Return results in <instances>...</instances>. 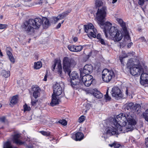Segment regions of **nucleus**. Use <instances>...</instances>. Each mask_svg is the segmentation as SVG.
Returning <instances> with one entry per match:
<instances>
[{
  "label": "nucleus",
  "instance_id": "obj_1",
  "mask_svg": "<svg viewBox=\"0 0 148 148\" xmlns=\"http://www.w3.org/2000/svg\"><path fill=\"white\" fill-rule=\"evenodd\" d=\"M136 123L133 119L132 112L121 113L113 119L112 124L114 127L112 125V127H108L107 134L111 136L118 134V130L123 133L132 130L131 127Z\"/></svg>",
  "mask_w": 148,
  "mask_h": 148
},
{
  "label": "nucleus",
  "instance_id": "obj_2",
  "mask_svg": "<svg viewBox=\"0 0 148 148\" xmlns=\"http://www.w3.org/2000/svg\"><path fill=\"white\" fill-rule=\"evenodd\" d=\"M106 6L99 8L96 13L97 19L103 27L102 28H103V31L106 37H108V34H109L116 41H119L123 37L121 33L116 27H112V24L110 22H106L104 23L106 16Z\"/></svg>",
  "mask_w": 148,
  "mask_h": 148
},
{
  "label": "nucleus",
  "instance_id": "obj_3",
  "mask_svg": "<svg viewBox=\"0 0 148 148\" xmlns=\"http://www.w3.org/2000/svg\"><path fill=\"white\" fill-rule=\"evenodd\" d=\"M42 24L41 19L36 18L30 19L24 23L23 27L26 32L31 34L34 32V29H39Z\"/></svg>",
  "mask_w": 148,
  "mask_h": 148
},
{
  "label": "nucleus",
  "instance_id": "obj_4",
  "mask_svg": "<svg viewBox=\"0 0 148 148\" xmlns=\"http://www.w3.org/2000/svg\"><path fill=\"white\" fill-rule=\"evenodd\" d=\"M77 64V62L74 58L64 57L63 59V66L64 71L69 75L71 72V68H73Z\"/></svg>",
  "mask_w": 148,
  "mask_h": 148
},
{
  "label": "nucleus",
  "instance_id": "obj_5",
  "mask_svg": "<svg viewBox=\"0 0 148 148\" xmlns=\"http://www.w3.org/2000/svg\"><path fill=\"white\" fill-rule=\"evenodd\" d=\"M114 76V72L112 70H109L107 69H105L102 72V80L106 82H110Z\"/></svg>",
  "mask_w": 148,
  "mask_h": 148
},
{
  "label": "nucleus",
  "instance_id": "obj_6",
  "mask_svg": "<svg viewBox=\"0 0 148 148\" xmlns=\"http://www.w3.org/2000/svg\"><path fill=\"white\" fill-rule=\"evenodd\" d=\"M84 26L85 32L88 33V37L94 38L96 37L97 30L96 29L94 28V27L92 24L90 23L84 25Z\"/></svg>",
  "mask_w": 148,
  "mask_h": 148
},
{
  "label": "nucleus",
  "instance_id": "obj_7",
  "mask_svg": "<svg viewBox=\"0 0 148 148\" xmlns=\"http://www.w3.org/2000/svg\"><path fill=\"white\" fill-rule=\"evenodd\" d=\"M111 93L112 97L116 100H118L123 98V95L121 90L117 87L113 88Z\"/></svg>",
  "mask_w": 148,
  "mask_h": 148
},
{
  "label": "nucleus",
  "instance_id": "obj_8",
  "mask_svg": "<svg viewBox=\"0 0 148 148\" xmlns=\"http://www.w3.org/2000/svg\"><path fill=\"white\" fill-rule=\"evenodd\" d=\"M21 136V134L18 131H14L13 134L11 135V139L14 143L16 144L21 145L23 143L19 139Z\"/></svg>",
  "mask_w": 148,
  "mask_h": 148
},
{
  "label": "nucleus",
  "instance_id": "obj_9",
  "mask_svg": "<svg viewBox=\"0 0 148 148\" xmlns=\"http://www.w3.org/2000/svg\"><path fill=\"white\" fill-rule=\"evenodd\" d=\"M93 70V67L91 64H87L84 67L83 69L80 70V77L83 75H86L90 74L92 72Z\"/></svg>",
  "mask_w": 148,
  "mask_h": 148
},
{
  "label": "nucleus",
  "instance_id": "obj_10",
  "mask_svg": "<svg viewBox=\"0 0 148 148\" xmlns=\"http://www.w3.org/2000/svg\"><path fill=\"white\" fill-rule=\"evenodd\" d=\"M81 78L82 82L86 86H90L92 83L93 77L89 74L83 75Z\"/></svg>",
  "mask_w": 148,
  "mask_h": 148
},
{
  "label": "nucleus",
  "instance_id": "obj_11",
  "mask_svg": "<svg viewBox=\"0 0 148 148\" xmlns=\"http://www.w3.org/2000/svg\"><path fill=\"white\" fill-rule=\"evenodd\" d=\"M63 84L62 83H58L56 82L53 86V94L57 96L60 95L62 91V88L61 87Z\"/></svg>",
  "mask_w": 148,
  "mask_h": 148
},
{
  "label": "nucleus",
  "instance_id": "obj_12",
  "mask_svg": "<svg viewBox=\"0 0 148 148\" xmlns=\"http://www.w3.org/2000/svg\"><path fill=\"white\" fill-rule=\"evenodd\" d=\"M143 71L142 66L139 65H134L130 70L131 74L134 76L139 75Z\"/></svg>",
  "mask_w": 148,
  "mask_h": 148
},
{
  "label": "nucleus",
  "instance_id": "obj_13",
  "mask_svg": "<svg viewBox=\"0 0 148 148\" xmlns=\"http://www.w3.org/2000/svg\"><path fill=\"white\" fill-rule=\"evenodd\" d=\"M54 64L51 67L52 70L54 71L57 64L58 71L60 75L61 76L62 74V68L60 61H59L58 60H55L54 61Z\"/></svg>",
  "mask_w": 148,
  "mask_h": 148
},
{
  "label": "nucleus",
  "instance_id": "obj_14",
  "mask_svg": "<svg viewBox=\"0 0 148 148\" xmlns=\"http://www.w3.org/2000/svg\"><path fill=\"white\" fill-rule=\"evenodd\" d=\"M139 106V105L134 104L132 102L127 103L124 105L125 108V110L131 111L136 110Z\"/></svg>",
  "mask_w": 148,
  "mask_h": 148
},
{
  "label": "nucleus",
  "instance_id": "obj_15",
  "mask_svg": "<svg viewBox=\"0 0 148 148\" xmlns=\"http://www.w3.org/2000/svg\"><path fill=\"white\" fill-rule=\"evenodd\" d=\"M140 82L143 85L148 84V74L146 73L142 74L140 76Z\"/></svg>",
  "mask_w": 148,
  "mask_h": 148
},
{
  "label": "nucleus",
  "instance_id": "obj_16",
  "mask_svg": "<svg viewBox=\"0 0 148 148\" xmlns=\"http://www.w3.org/2000/svg\"><path fill=\"white\" fill-rule=\"evenodd\" d=\"M32 88V90L34 91L33 96L35 98H37L40 95L41 89L37 86H35Z\"/></svg>",
  "mask_w": 148,
  "mask_h": 148
},
{
  "label": "nucleus",
  "instance_id": "obj_17",
  "mask_svg": "<svg viewBox=\"0 0 148 148\" xmlns=\"http://www.w3.org/2000/svg\"><path fill=\"white\" fill-rule=\"evenodd\" d=\"M57 96L56 95L52 94L51 101L50 103V104L52 106H54L59 104L60 100L58 97H57Z\"/></svg>",
  "mask_w": 148,
  "mask_h": 148
},
{
  "label": "nucleus",
  "instance_id": "obj_18",
  "mask_svg": "<svg viewBox=\"0 0 148 148\" xmlns=\"http://www.w3.org/2000/svg\"><path fill=\"white\" fill-rule=\"evenodd\" d=\"M41 19L42 24L44 29H46L50 25V23L48 19L46 17H44Z\"/></svg>",
  "mask_w": 148,
  "mask_h": 148
},
{
  "label": "nucleus",
  "instance_id": "obj_19",
  "mask_svg": "<svg viewBox=\"0 0 148 148\" xmlns=\"http://www.w3.org/2000/svg\"><path fill=\"white\" fill-rule=\"evenodd\" d=\"M11 48H7L6 50V53L10 62L14 63L15 62V60L12 53L9 50Z\"/></svg>",
  "mask_w": 148,
  "mask_h": 148
},
{
  "label": "nucleus",
  "instance_id": "obj_20",
  "mask_svg": "<svg viewBox=\"0 0 148 148\" xmlns=\"http://www.w3.org/2000/svg\"><path fill=\"white\" fill-rule=\"evenodd\" d=\"M116 20L122 27L123 31L125 32V33L126 34L127 32V29L126 27L125 23L123 22L122 19L120 18H117Z\"/></svg>",
  "mask_w": 148,
  "mask_h": 148
},
{
  "label": "nucleus",
  "instance_id": "obj_21",
  "mask_svg": "<svg viewBox=\"0 0 148 148\" xmlns=\"http://www.w3.org/2000/svg\"><path fill=\"white\" fill-rule=\"evenodd\" d=\"M75 139L76 141H80L84 138V134L81 132H77L75 134Z\"/></svg>",
  "mask_w": 148,
  "mask_h": 148
},
{
  "label": "nucleus",
  "instance_id": "obj_22",
  "mask_svg": "<svg viewBox=\"0 0 148 148\" xmlns=\"http://www.w3.org/2000/svg\"><path fill=\"white\" fill-rule=\"evenodd\" d=\"M0 75L5 78H7L10 75V72L6 71L5 70H3L0 72Z\"/></svg>",
  "mask_w": 148,
  "mask_h": 148
},
{
  "label": "nucleus",
  "instance_id": "obj_23",
  "mask_svg": "<svg viewBox=\"0 0 148 148\" xmlns=\"http://www.w3.org/2000/svg\"><path fill=\"white\" fill-rule=\"evenodd\" d=\"M80 81L79 79H71V83L72 86L76 85L79 84Z\"/></svg>",
  "mask_w": 148,
  "mask_h": 148
},
{
  "label": "nucleus",
  "instance_id": "obj_24",
  "mask_svg": "<svg viewBox=\"0 0 148 148\" xmlns=\"http://www.w3.org/2000/svg\"><path fill=\"white\" fill-rule=\"evenodd\" d=\"M93 95L95 97L98 99L101 98L103 96L102 93L99 91H95L93 93Z\"/></svg>",
  "mask_w": 148,
  "mask_h": 148
},
{
  "label": "nucleus",
  "instance_id": "obj_25",
  "mask_svg": "<svg viewBox=\"0 0 148 148\" xmlns=\"http://www.w3.org/2000/svg\"><path fill=\"white\" fill-rule=\"evenodd\" d=\"M42 66V64L41 62H35L34 64V69H40Z\"/></svg>",
  "mask_w": 148,
  "mask_h": 148
},
{
  "label": "nucleus",
  "instance_id": "obj_26",
  "mask_svg": "<svg viewBox=\"0 0 148 148\" xmlns=\"http://www.w3.org/2000/svg\"><path fill=\"white\" fill-rule=\"evenodd\" d=\"M124 53V52H122V53H123L124 54L123 55H122V57L121 56L119 57L120 60L121 62V64L123 65V66L124 65V59L125 58L128 57V55L126 53Z\"/></svg>",
  "mask_w": 148,
  "mask_h": 148
},
{
  "label": "nucleus",
  "instance_id": "obj_27",
  "mask_svg": "<svg viewBox=\"0 0 148 148\" xmlns=\"http://www.w3.org/2000/svg\"><path fill=\"white\" fill-rule=\"evenodd\" d=\"M18 96H13L11 100L10 103L12 104H16L18 102Z\"/></svg>",
  "mask_w": 148,
  "mask_h": 148
},
{
  "label": "nucleus",
  "instance_id": "obj_28",
  "mask_svg": "<svg viewBox=\"0 0 148 148\" xmlns=\"http://www.w3.org/2000/svg\"><path fill=\"white\" fill-rule=\"evenodd\" d=\"M69 76L71 79H78V74L76 72H73L71 74V76L70 75Z\"/></svg>",
  "mask_w": 148,
  "mask_h": 148
},
{
  "label": "nucleus",
  "instance_id": "obj_29",
  "mask_svg": "<svg viewBox=\"0 0 148 148\" xmlns=\"http://www.w3.org/2000/svg\"><path fill=\"white\" fill-rule=\"evenodd\" d=\"M3 148H13L10 142L7 141L4 145Z\"/></svg>",
  "mask_w": 148,
  "mask_h": 148
},
{
  "label": "nucleus",
  "instance_id": "obj_30",
  "mask_svg": "<svg viewBox=\"0 0 148 148\" xmlns=\"http://www.w3.org/2000/svg\"><path fill=\"white\" fill-rule=\"evenodd\" d=\"M75 52H78L81 51L83 48V47L81 45L75 46Z\"/></svg>",
  "mask_w": 148,
  "mask_h": 148
},
{
  "label": "nucleus",
  "instance_id": "obj_31",
  "mask_svg": "<svg viewBox=\"0 0 148 148\" xmlns=\"http://www.w3.org/2000/svg\"><path fill=\"white\" fill-rule=\"evenodd\" d=\"M75 46L74 45H69L67 47L68 49L71 51L75 52Z\"/></svg>",
  "mask_w": 148,
  "mask_h": 148
},
{
  "label": "nucleus",
  "instance_id": "obj_32",
  "mask_svg": "<svg viewBox=\"0 0 148 148\" xmlns=\"http://www.w3.org/2000/svg\"><path fill=\"white\" fill-rule=\"evenodd\" d=\"M95 5L97 7H99L103 5V3L100 0H96Z\"/></svg>",
  "mask_w": 148,
  "mask_h": 148
},
{
  "label": "nucleus",
  "instance_id": "obj_33",
  "mask_svg": "<svg viewBox=\"0 0 148 148\" xmlns=\"http://www.w3.org/2000/svg\"><path fill=\"white\" fill-rule=\"evenodd\" d=\"M58 122L64 126H65L67 124L66 121L64 119L60 120L58 121Z\"/></svg>",
  "mask_w": 148,
  "mask_h": 148
},
{
  "label": "nucleus",
  "instance_id": "obj_34",
  "mask_svg": "<svg viewBox=\"0 0 148 148\" xmlns=\"http://www.w3.org/2000/svg\"><path fill=\"white\" fill-rule=\"evenodd\" d=\"M109 145L111 147H114L115 148H118L120 146V144L115 143H113L112 144H109Z\"/></svg>",
  "mask_w": 148,
  "mask_h": 148
},
{
  "label": "nucleus",
  "instance_id": "obj_35",
  "mask_svg": "<svg viewBox=\"0 0 148 148\" xmlns=\"http://www.w3.org/2000/svg\"><path fill=\"white\" fill-rule=\"evenodd\" d=\"M105 98L107 101L110 100L111 98L108 95V90H107L106 94L104 96Z\"/></svg>",
  "mask_w": 148,
  "mask_h": 148
},
{
  "label": "nucleus",
  "instance_id": "obj_36",
  "mask_svg": "<svg viewBox=\"0 0 148 148\" xmlns=\"http://www.w3.org/2000/svg\"><path fill=\"white\" fill-rule=\"evenodd\" d=\"M44 136H49L50 135V133L49 132L44 131H41L40 132Z\"/></svg>",
  "mask_w": 148,
  "mask_h": 148
},
{
  "label": "nucleus",
  "instance_id": "obj_37",
  "mask_svg": "<svg viewBox=\"0 0 148 148\" xmlns=\"http://www.w3.org/2000/svg\"><path fill=\"white\" fill-rule=\"evenodd\" d=\"M148 1V0H139L138 1V4L140 5H143L144 3L145 2H147Z\"/></svg>",
  "mask_w": 148,
  "mask_h": 148
},
{
  "label": "nucleus",
  "instance_id": "obj_38",
  "mask_svg": "<svg viewBox=\"0 0 148 148\" xmlns=\"http://www.w3.org/2000/svg\"><path fill=\"white\" fill-rule=\"evenodd\" d=\"M98 42H100L102 45H106V41L102 38L101 39L98 41Z\"/></svg>",
  "mask_w": 148,
  "mask_h": 148
},
{
  "label": "nucleus",
  "instance_id": "obj_39",
  "mask_svg": "<svg viewBox=\"0 0 148 148\" xmlns=\"http://www.w3.org/2000/svg\"><path fill=\"white\" fill-rule=\"evenodd\" d=\"M85 119V116H82L78 119V121L79 122L81 123L83 122Z\"/></svg>",
  "mask_w": 148,
  "mask_h": 148
},
{
  "label": "nucleus",
  "instance_id": "obj_40",
  "mask_svg": "<svg viewBox=\"0 0 148 148\" xmlns=\"http://www.w3.org/2000/svg\"><path fill=\"white\" fill-rule=\"evenodd\" d=\"M142 116L143 118L145 119L146 121L148 122V116L146 113L145 112H143L142 114Z\"/></svg>",
  "mask_w": 148,
  "mask_h": 148
},
{
  "label": "nucleus",
  "instance_id": "obj_41",
  "mask_svg": "<svg viewBox=\"0 0 148 148\" xmlns=\"http://www.w3.org/2000/svg\"><path fill=\"white\" fill-rule=\"evenodd\" d=\"M24 111H29L30 109L29 107H28L26 104H25L23 106Z\"/></svg>",
  "mask_w": 148,
  "mask_h": 148
},
{
  "label": "nucleus",
  "instance_id": "obj_42",
  "mask_svg": "<svg viewBox=\"0 0 148 148\" xmlns=\"http://www.w3.org/2000/svg\"><path fill=\"white\" fill-rule=\"evenodd\" d=\"M7 25L5 24H0V29H3L6 28Z\"/></svg>",
  "mask_w": 148,
  "mask_h": 148
},
{
  "label": "nucleus",
  "instance_id": "obj_43",
  "mask_svg": "<svg viewBox=\"0 0 148 148\" xmlns=\"http://www.w3.org/2000/svg\"><path fill=\"white\" fill-rule=\"evenodd\" d=\"M69 13V12L68 11H66L61 14L63 16H64V18L65 16H67L68 14Z\"/></svg>",
  "mask_w": 148,
  "mask_h": 148
},
{
  "label": "nucleus",
  "instance_id": "obj_44",
  "mask_svg": "<svg viewBox=\"0 0 148 148\" xmlns=\"http://www.w3.org/2000/svg\"><path fill=\"white\" fill-rule=\"evenodd\" d=\"M5 118L4 116H3L0 118V121L2 123H4L5 121Z\"/></svg>",
  "mask_w": 148,
  "mask_h": 148
},
{
  "label": "nucleus",
  "instance_id": "obj_45",
  "mask_svg": "<svg viewBox=\"0 0 148 148\" xmlns=\"http://www.w3.org/2000/svg\"><path fill=\"white\" fill-rule=\"evenodd\" d=\"M125 34V37L127 39V40H130V37L129 36L128 34V33L127 32V33H125V32H124Z\"/></svg>",
  "mask_w": 148,
  "mask_h": 148
},
{
  "label": "nucleus",
  "instance_id": "obj_46",
  "mask_svg": "<svg viewBox=\"0 0 148 148\" xmlns=\"http://www.w3.org/2000/svg\"><path fill=\"white\" fill-rule=\"evenodd\" d=\"M38 101V100H35L33 101L32 100L31 104L33 106H35L36 105V103Z\"/></svg>",
  "mask_w": 148,
  "mask_h": 148
},
{
  "label": "nucleus",
  "instance_id": "obj_47",
  "mask_svg": "<svg viewBox=\"0 0 148 148\" xmlns=\"http://www.w3.org/2000/svg\"><path fill=\"white\" fill-rule=\"evenodd\" d=\"M139 39L142 42H147V40H146L144 37H141Z\"/></svg>",
  "mask_w": 148,
  "mask_h": 148
},
{
  "label": "nucleus",
  "instance_id": "obj_48",
  "mask_svg": "<svg viewBox=\"0 0 148 148\" xmlns=\"http://www.w3.org/2000/svg\"><path fill=\"white\" fill-rule=\"evenodd\" d=\"M53 19L54 20L55 22L54 23H56L58 20H60V19H59V18L58 16L57 17H54Z\"/></svg>",
  "mask_w": 148,
  "mask_h": 148
},
{
  "label": "nucleus",
  "instance_id": "obj_49",
  "mask_svg": "<svg viewBox=\"0 0 148 148\" xmlns=\"http://www.w3.org/2000/svg\"><path fill=\"white\" fill-rule=\"evenodd\" d=\"M97 38L99 40H100L102 38H101V36L100 34H97Z\"/></svg>",
  "mask_w": 148,
  "mask_h": 148
},
{
  "label": "nucleus",
  "instance_id": "obj_50",
  "mask_svg": "<svg viewBox=\"0 0 148 148\" xmlns=\"http://www.w3.org/2000/svg\"><path fill=\"white\" fill-rule=\"evenodd\" d=\"M64 21L63 20L62 21V22L61 23H59L56 27V28L57 29H58V28H60L61 26V24L63 23L64 22Z\"/></svg>",
  "mask_w": 148,
  "mask_h": 148
},
{
  "label": "nucleus",
  "instance_id": "obj_51",
  "mask_svg": "<svg viewBox=\"0 0 148 148\" xmlns=\"http://www.w3.org/2000/svg\"><path fill=\"white\" fill-rule=\"evenodd\" d=\"M33 146L32 145L31 143H29L28 145H26V148H33Z\"/></svg>",
  "mask_w": 148,
  "mask_h": 148
},
{
  "label": "nucleus",
  "instance_id": "obj_52",
  "mask_svg": "<svg viewBox=\"0 0 148 148\" xmlns=\"http://www.w3.org/2000/svg\"><path fill=\"white\" fill-rule=\"evenodd\" d=\"M145 144L146 146L148 147V137L145 139Z\"/></svg>",
  "mask_w": 148,
  "mask_h": 148
},
{
  "label": "nucleus",
  "instance_id": "obj_53",
  "mask_svg": "<svg viewBox=\"0 0 148 148\" xmlns=\"http://www.w3.org/2000/svg\"><path fill=\"white\" fill-rule=\"evenodd\" d=\"M58 17L59 18V19L61 20L64 18V16H62V15L61 14H60L58 16Z\"/></svg>",
  "mask_w": 148,
  "mask_h": 148
},
{
  "label": "nucleus",
  "instance_id": "obj_54",
  "mask_svg": "<svg viewBox=\"0 0 148 148\" xmlns=\"http://www.w3.org/2000/svg\"><path fill=\"white\" fill-rule=\"evenodd\" d=\"M133 44V43L132 42H130L128 44V45H127V47L128 48H130L131 47L132 45Z\"/></svg>",
  "mask_w": 148,
  "mask_h": 148
},
{
  "label": "nucleus",
  "instance_id": "obj_55",
  "mask_svg": "<svg viewBox=\"0 0 148 148\" xmlns=\"http://www.w3.org/2000/svg\"><path fill=\"white\" fill-rule=\"evenodd\" d=\"M3 63L0 62V70L3 69Z\"/></svg>",
  "mask_w": 148,
  "mask_h": 148
},
{
  "label": "nucleus",
  "instance_id": "obj_56",
  "mask_svg": "<svg viewBox=\"0 0 148 148\" xmlns=\"http://www.w3.org/2000/svg\"><path fill=\"white\" fill-rule=\"evenodd\" d=\"M47 74H46L44 77V78L43 79V80L45 81H47Z\"/></svg>",
  "mask_w": 148,
  "mask_h": 148
},
{
  "label": "nucleus",
  "instance_id": "obj_57",
  "mask_svg": "<svg viewBox=\"0 0 148 148\" xmlns=\"http://www.w3.org/2000/svg\"><path fill=\"white\" fill-rule=\"evenodd\" d=\"M132 62V60L131 59H130V60H129L128 61V62H127V64H128L129 66L130 65V64H131V62Z\"/></svg>",
  "mask_w": 148,
  "mask_h": 148
},
{
  "label": "nucleus",
  "instance_id": "obj_58",
  "mask_svg": "<svg viewBox=\"0 0 148 148\" xmlns=\"http://www.w3.org/2000/svg\"><path fill=\"white\" fill-rule=\"evenodd\" d=\"M78 40V38L77 37H75L73 38V40L75 42H76Z\"/></svg>",
  "mask_w": 148,
  "mask_h": 148
},
{
  "label": "nucleus",
  "instance_id": "obj_59",
  "mask_svg": "<svg viewBox=\"0 0 148 148\" xmlns=\"http://www.w3.org/2000/svg\"><path fill=\"white\" fill-rule=\"evenodd\" d=\"M49 5H51V4H53L54 3V1H53V2H51L49 0L48 1V2H47Z\"/></svg>",
  "mask_w": 148,
  "mask_h": 148
},
{
  "label": "nucleus",
  "instance_id": "obj_60",
  "mask_svg": "<svg viewBox=\"0 0 148 148\" xmlns=\"http://www.w3.org/2000/svg\"><path fill=\"white\" fill-rule=\"evenodd\" d=\"M117 0H112V3H116L117 2Z\"/></svg>",
  "mask_w": 148,
  "mask_h": 148
},
{
  "label": "nucleus",
  "instance_id": "obj_61",
  "mask_svg": "<svg viewBox=\"0 0 148 148\" xmlns=\"http://www.w3.org/2000/svg\"><path fill=\"white\" fill-rule=\"evenodd\" d=\"M126 95H127L128 94V90L127 88L126 89Z\"/></svg>",
  "mask_w": 148,
  "mask_h": 148
},
{
  "label": "nucleus",
  "instance_id": "obj_62",
  "mask_svg": "<svg viewBox=\"0 0 148 148\" xmlns=\"http://www.w3.org/2000/svg\"><path fill=\"white\" fill-rule=\"evenodd\" d=\"M145 113H146L147 114H148V109L146 110L145 111Z\"/></svg>",
  "mask_w": 148,
  "mask_h": 148
},
{
  "label": "nucleus",
  "instance_id": "obj_63",
  "mask_svg": "<svg viewBox=\"0 0 148 148\" xmlns=\"http://www.w3.org/2000/svg\"><path fill=\"white\" fill-rule=\"evenodd\" d=\"M42 3V1L41 0H40L39 2H38V3L40 4Z\"/></svg>",
  "mask_w": 148,
  "mask_h": 148
},
{
  "label": "nucleus",
  "instance_id": "obj_64",
  "mask_svg": "<svg viewBox=\"0 0 148 148\" xmlns=\"http://www.w3.org/2000/svg\"><path fill=\"white\" fill-rule=\"evenodd\" d=\"M141 30V29H138V30L139 31H140Z\"/></svg>",
  "mask_w": 148,
  "mask_h": 148
}]
</instances>
